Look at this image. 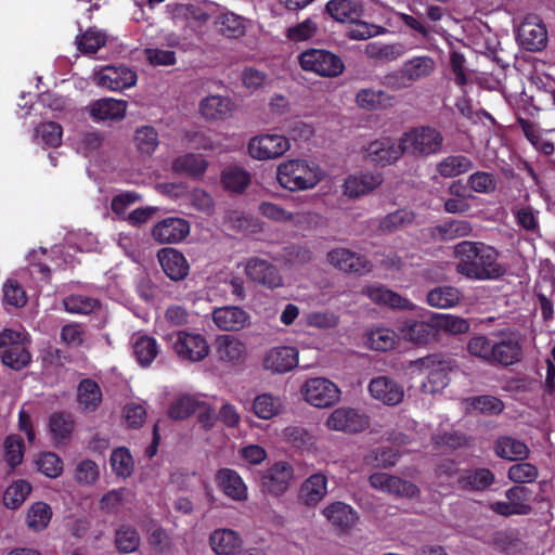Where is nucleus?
I'll return each instance as SVG.
<instances>
[{"instance_id":"13d9d810","label":"nucleus","mask_w":555,"mask_h":555,"mask_svg":"<svg viewBox=\"0 0 555 555\" xmlns=\"http://www.w3.org/2000/svg\"><path fill=\"white\" fill-rule=\"evenodd\" d=\"M64 307L69 313L89 314L100 307V302L91 296L74 294L64 299Z\"/></svg>"},{"instance_id":"f03ea898","label":"nucleus","mask_w":555,"mask_h":555,"mask_svg":"<svg viewBox=\"0 0 555 555\" xmlns=\"http://www.w3.org/2000/svg\"><path fill=\"white\" fill-rule=\"evenodd\" d=\"M276 179L285 190L305 191L313 189L321 181L322 170L306 159H288L278 166Z\"/></svg>"},{"instance_id":"aec40b11","label":"nucleus","mask_w":555,"mask_h":555,"mask_svg":"<svg viewBox=\"0 0 555 555\" xmlns=\"http://www.w3.org/2000/svg\"><path fill=\"white\" fill-rule=\"evenodd\" d=\"M245 273L251 281L268 288L273 289L283 284V279L278 268L258 257H254L246 262Z\"/></svg>"},{"instance_id":"6e6d98bb","label":"nucleus","mask_w":555,"mask_h":555,"mask_svg":"<svg viewBox=\"0 0 555 555\" xmlns=\"http://www.w3.org/2000/svg\"><path fill=\"white\" fill-rule=\"evenodd\" d=\"M31 492V485L23 479L10 485L3 494V503L8 508H18Z\"/></svg>"},{"instance_id":"79ce46f5","label":"nucleus","mask_w":555,"mask_h":555,"mask_svg":"<svg viewBox=\"0 0 555 555\" xmlns=\"http://www.w3.org/2000/svg\"><path fill=\"white\" fill-rule=\"evenodd\" d=\"M259 212L276 222H292L295 225H298L302 223L304 221H307L311 218L310 212H297L293 214L291 211L285 210L283 207H281L278 204L270 203V202H262L259 205Z\"/></svg>"},{"instance_id":"5fc2aeb1","label":"nucleus","mask_w":555,"mask_h":555,"mask_svg":"<svg viewBox=\"0 0 555 555\" xmlns=\"http://www.w3.org/2000/svg\"><path fill=\"white\" fill-rule=\"evenodd\" d=\"M24 453V440L18 435H10L4 439L3 459L11 469H14L22 464Z\"/></svg>"},{"instance_id":"4d7b16f0","label":"nucleus","mask_w":555,"mask_h":555,"mask_svg":"<svg viewBox=\"0 0 555 555\" xmlns=\"http://www.w3.org/2000/svg\"><path fill=\"white\" fill-rule=\"evenodd\" d=\"M207 168L206 160L201 155L185 154L176 158L172 163V170L189 176H199Z\"/></svg>"},{"instance_id":"f3484780","label":"nucleus","mask_w":555,"mask_h":555,"mask_svg":"<svg viewBox=\"0 0 555 555\" xmlns=\"http://www.w3.org/2000/svg\"><path fill=\"white\" fill-rule=\"evenodd\" d=\"M299 351L293 346H275L263 356L262 365L273 374H284L298 365Z\"/></svg>"},{"instance_id":"c85d7f7f","label":"nucleus","mask_w":555,"mask_h":555,"mask_svg":"<svg viewBox=\"0 0 555 555\" xmlns=\"http://www.w3.org/2000/svg\"><path fill=\"white\" fill-rule=\"evenodd\" d=\"M327 477L322 473H315L308 477L300 486L298 501L307 506H317L327 493Z\"/></svg>"},{"instance_id":"2eb2a0df","label":"nucleus","mask_w":555,"mask_h":555,"mask_svg":"<svg viewBox=\"0 0 555 555\" xmlns=\"http://www.w3.org/2000/svg\"><path fill=\"white\" fill-rule=\"evenodd\" d=\"M403 153L402 140L397 142L389 137L374 140L364 147L365 158L380 166L390 165L398 160Z\"/></svg>"},{"instance_id":"5701e85b","label":"nucleus","mask_w":555,"mask_h":555,"mask_svg":"<svg viewBox=\"0 0 555 555\" xmlns=\"http://www.w3.org/2000/svg\"><path fill=\"white\" fill-rule=\"evenodd\" d=\"M521 46L529 51H540L546 46L547 31L537 16L527 17L518 29Z\"/></svg>"},{"instance_id":"680f3d73","label":"nucleus","mask_w":555,"mask_h":555,"mask_svg":"<svg viewBox=\"0 0 555 555\" xmlns=\"http://www.w3.org/2000/svg\"><path fill=\"white\" fill-rule=\"evenodd\" d=\"M494 340L485 335H476L469 338L467 351L470 356L492 364Z\"/></svg>"},{"instance_id":"9b49d317","label":"nucleus","mask_w":555,"mask_h":555,"mask_svg":"<svg viewBox=\"0 0 555 555\" xmlns=\"http://www.w3.org/2000/svg\"><path fill=\"white\" fill-rule=\"evenodd\" d=\"M521 353L520 334L514 331L502 332L493 344L492 364L512 365L520 360Z\"/></svg>"},{"instance_id":"0e129e2a","label":"nucleus","mask_w":555,"mask_h":555,"mask_svg":"<svg viewBox=\"0 0 555 555\" xmlns=\"http://www.w3.org/2000/svg\"><path fill=\"white\" fill-rule=\"evenodd\" d=\"M115 542L120 552L132 553L140 545V535L130 525H121L116 531Z\"/></svg>"},{"instance_id":"ddd939ff","label":"nucleus","mask_w":555,"mask_h":555,"mask_svg":"<svg viewBox=\"0 0 555 555\" xmlns=\"http://www.w3.org/2000/svg\"><path fill=\"white\" fill-rule=\"evenodd\" d=\"M293 478L294 468L289 463L285 461L275 462L261 477L262 491L280 496L287 491Z\"/></svg>"},{"instance_id":"4be33fe9","label":"nucleus","mask_w":555,"mask_h":555,"mask_svg":"<svg viewBox=\"0 0 555 555\" xmlns=\"http://www.w3.org/2000/svg\"><path fill=\"white\" fill-rule=\"evenodd\" d=\"M215 325L225 332H237L249 324L250 315L241 307L223 306L211 313Z\"/></svg>"},{"instance_id":"a18cd8bd","label":"nucleus","mask_w":555,"mask_h":555,"mask_svg":"<svg viewBox=\"0 0 555 555\" xmlns=\"http://www.w3.org/2000/svg\"><path fill=\"white\" fill-rule=\"evenodd\" d=\"M499 457L508 461L526 459L529 454V448L522 441L508 436L500 437L494 446Z\"/></svg>"},{"instance_id":"423d86ee","label":"nucleus","mask_w":555,"mask_h":555,"mask_svg":"<svg viewBox=\"0 0 555 555\" xmlns=\"http://www.w3.org/2000/svg\"><path fill=\"white\" fill-rule=\"evenodd\" d=\"M175 353L183 361L199 362L209 354L206 337L199 333L178 331L166 336Z\"/></svg>"},{"instance_id":"774afa93","label":"nucleus","mask_w":555,"mask_h":555,"mask_svg":"<svg viewBox=\"0 0 555 555\" xmlns=\"http://www.w3.org/2000/svg\"><path fill=\"white\" fill-rule=\"evenodd\" d=\"M249 173L240 167H229L222 173V183L232 192L243 191L249 183Z\"/></svg>"},{"instance_id":"338daca9","label":"nucleus","mask_w":555,"mask_h":555,"mask_svg":"<svg viewBox=\"0 0 555 555\" xmlns=\"http://www.w3.org/2000/svg\"><path fill=\"white\" fill-rule=\"evenodd\" d=\"M106 40L107 37L105 33L95 28H89L77 39V47L82 53L93 54L105 46Z\"/></svg>"},{"instance_id":"e2e57ef3","label":"nucleus","mask_w":555,"mask_h":555,"mask_svg":"<svg viewBox=\"0 0 555 555\" xmlns=\"http://www.w3.org/2000/svg\"><path fill=\"white\" fill-rule=\"evenodd\" d=\"M313 254L306 244H291L280 253L279 259L289 264H305L312 260Z\"/></svg>"},{"instance_id":"8fccbe9b","label":"nucleus","mask_w":555,"mask_h":555,"mask_svg":"<svg viewBox=\"0 0 555 555\" xmlns=\"http://www.w3.org/2000/svg\"><path fill=\"white\" fill-rule=\"evenodd\" d=\"M133 143L140 154L150 156L159 145L158 133L152 126H141L134 132Z\"/></svg>"},{"instance_id":"7c9ffc66","label":"nucleus","mask_w":555,"mask_h":555,"mask_svg":"<svg viewBox=\"0 0 555 555\" xmlns=\"http://www.w3.org/2000/svg\"><path fill=\"white\" fill-rule=\"evenodd\" d=\"M215 24L217 30L222 36L230 39H237L245 36L253 25L250 20L232 11H224L220 13L216 18Z\"/></svg>"},{"instance_id":"f257e3e1","label":"nucleus","mask_w":555,"mask_h":555,"mask_svg":"<svg viewBox=\"0 0 555 555\" xmlns=\"http://www.w3.org/2000/svg\"><path fill=\"white\" fill-rule=\"evenodd\" d=\"M456 272L469 280L488 281L503 276L505 267L499 261V251L481 242L463 241L455 245Z\"/></svg>"},{"instance_id":"864d4df0","label":"nucleus","mask_w":555,"mask_h":555,"mask_svg":"<svg viewBox=\"0 0 555 555\" xmlns=\"http://www.w3.org/2000/svg\"><path fill=\"white\" fill-rule=\"evenodd\" d=\"M52 517L51 507L44 502H35L30 505L26 515V524L34 531L43 530Z\"/></svg>"},{"instance_id":"cd10ccee","label":"nucleus","mask_w":555,"mask_h":555,"mask_svg":"<svg viewBox=\"0 0 555 555\" xmlns=\"http://www.w3.org/2000/svg\"><path fill=\"white\" fill-rule=\"evenodd\" d=\"M216 482L218 488L228 498L237 502H243L247 500V486L244 482L243 478L234 469H219L216 474Z\"/></svg>"},{"instance_id":"4c0bfd02","label":"nucleus","mask_w":555,"mask_h":555,"mask_svg":"<svg viewBox=\"0 0 555 555\" xmlns=\"http://www.w3.org/2000/svg\"><path fill=\"white\" fill-rule=\"evenodd\" d=\"M406 53V47L401 42L385 43L373 41L365 46L364 54L370 60L390 63L399 60Z\"/></svg>"},{"instance_id":"09e8293b","label":"nucleus","mask_w":555,"mask_h":555,"mask_svg":"<svg viewBox=\"0 0 555 555\" xmlns=\"http://www.w3.org/2000/svg\"><path fill=\"white\" fill-rule=\"evenodd\" d=\"M494 481V475L487 468H477L464 473L459 478V485L465 490H483Z\"/></svg>"},{"instance_id":"0eeeda50","label":"nucleus","mask_w":555,"mask_h":555,"mask_svg":"<svg viewBox=\"0 0 555 555\" xmlns=\"http://www.w3.org/2000/svg\"><path fill=\"white\" fill-rule=\"evenodd\" d=\"M215 3L207 0H189L188 2L171 3L168 10L176 24L189 27H199L211 16Z\"/></svg>"},{"instance_id":"a878e982","label":"nucleus","mask_w":555,"mask_h":555,"mask_svg":"<svg viewBox=\"0 0 555 555\" xmlns=\"http://www.w3.org/2000/svg\"><path fill=\"white\" fill-rule=\"evenodd\" d=\"M236 111L234 100L228 95L210 94L199 103L202 116L208 120H225Z\"/></svg>"},{"instance_id":"20e7f679","label":"nucleus","mask_w":555,"mask_h":555,"mask_svg":"<svg viewBox=\"0 0 555 555\" xmlns=\"http://www.w3.org/2000/svg\"><path fill=\"white\" fill-rule=\"evenodd\" d=\"M299 64L304 70L325 78L338 77L345 70V63L341 57L324 49L304 51L299 55Z\"/></svg>"},{"instance_id":"6ab92c4d","label":"nucleus","mask_w":555,"mask_h":555,"mask_svg":"<svg viewBox=\"0 0 555 555\" xmlns=\"http://www.w3.org/2000/svg\"><path fill=\"white\" fill-rule=\"evenodd\" d=\"M369 481L374 489L396 496L413 498L418 493L414 483L386 473H374Z\"/></svg>"},{"instance_id":"3c124183","label":"nucleus","mask_w":555,"mask_h":555,"mask_svg":"<svg viewBox=\"0 0 555 555\" xmlns=\"http://www.w3.org/2000/svg\"><path fill=\"white\" fill-rule=\"evenodd\" d=\"M398 335L388 327H377L366 333V345L374 350L387 351L397 344Z\"/></svg>"},{"instance_id":"49530a36","label":"nucleus","mask_w":555,"mask_h":555,"mask_svg":"<svg viewBox=\"0 0 555 555\" xmlns=\"http://www.w3.org/2000/svg\"><path fill=\"white\" fill-rule=\"evenodd\" d=\"M132 346L135 359L142 366H149L158 354V344L154 337L137 335Z\"/></svg>"},{"instance_id":"2f4dec72","label":"nucleus","mask_w":555,"mask_h":555,"mask_svg":"<svg viewBox=\"0 0 555 555\" xmlns=\"http://www.w3.org/2000/svg\"><path fill=\"white\" fill-rule=\"evenodd\" d=\"M437 63L429 55H415L402 64V75L409 83L428 79L436 70Z\"/></svg>"},{"instance_id":"c756f323","label":"nucleus","mask_w":555,"mask_h":555,"mask_svg":"<svg viewBox=\"0 0 555 555\" xmlns=\"http://www.w3.org/2000/svg\"><path fill=\"white\" fill-rule=\"evenodd\" d=\"M209 544L216 555H237L243 540L233 529L220 528L210 533Z\"/></svg>"},{"instance_id":"bb28decb","label":"nucleus","mask_w":555,"mask_h":555,"mask_svg":"<svg viewBox=\"0 0 555 555\" xmlns=\"http://www.w3.org/2000/svg\"><path fill=\"white\" fill-rule=\"evenodd\" d=\"M87 108L96 121H119L126 116L127 102L104 98L90 103Z\"/></svg>"},{"instance_id":"473e14b6","label":"nucleus","mask_w":555,"mask_h":555,"mask_svg":"<svg viewBox=\"0 0 555 555\" xmlns=\"http://www.w3.org/2000/svg\"><path fill=\"white\" fill-rule=\"evenodd\" d=\"M383 183V176L379 172H366L353 175L345 180L343 191L346 196H363Z\"/></svg>"},{"instance_id":"a19ab883","label":"nucleus","mask_w":555,"mask_h":555,"mask_svg":"<svg viewBox=\"0 0 555 555\" xmlns=\"http://www.w3.org/2000/svg\"><path fill=\"white\" fill-rule=\"evenodd\" d=\"M448 192L450 197L444 201V210L449 214H465L470 209L469 199L474 198L466 192V186L461 181H453Z\"/></svg>"},{"instance_id":"c03bdc74","label":"nucleus","mask_w":555,"mask_h":555,"mask_svg":"<svg viewBox=\"0 0 555 555\" xmlns=\"http://www.w3.org/2000/svg\"><path fill=\"white\" fill-rule=\"evenodd\" d=\"M283 402L280 397L271 393H260L253 400L251 410L261 420L268 421L282 412Z\"/></svg>"},{"instance_id":"bf43d9fd","label":"nucleus","mask_w":555,"mask_h":555,"mask_svg":"<svg viewBox=\"0 0 555 555\" xmlns=\"http://www.w3.org/2000/svg\"><path fill=\"white\" fill-rule=\"evenodd\" d=\"M398 328L403 339L415 344L424 343L429 335L428 325L422 321L405 320Z\"/></svg>"},{"instance_id":"c9c22d12","label":"nucleus","mask_w":555,"mask_h":555,"mask_svg":"<svg viewBox=\"0 0 555 555\" xmlns=\"http://www.w3.org/2000/svg\"><path fill=\"white\" fill-rule=\"evenodd\" d=\"M363 294L380 306L404 310L414 308V305L409 299L382 285L367 286L363 289Z\"/></svg>"},{"instance_id":"37998d69","label":"nucleus","mask_w":555,"mask_h":555,"mask_svg":"<svg viewBox=\"0 0 555 555\" xmlns=\"http://www.w3.org/2000/svg\"><path fill=\"white\" fill-rule=\"evenodd\" d=\"M102 401V391L99 384L91 379H82L77 388V402L83 411H94Z\"/></svg>"},{"instance_id":"1a4fd4ad","label":"nucleus","mask_w":555,"mask_h":555,"mask_svg":"<svg viewBox=\"0 0 555 555\" xmlns=\"http://www.w3.org/2000/svg\"><path fill=\"white\" fill-rule=\"evenodd\" d=\"M304 399L315 408H327L339 400L340 390L325 377L309 378L301 386Z\"/></svg>"},{"instance_id":"ea45409f","label":"nucleus","mask_w":555,"mask_h":555,"mask_svg":"<svg viewBox=\"0 0 555 555\" xmlns=\"http://www.w3.org/2000/svg\"><path fill=\"white\" fill-rule=\"evenodd\" d=\"M473 168V160L463 154L448 155L436 165V171L443 178H455Z\"/></svg>"},{"instance_id":"e433bc0d","label":"nucleus","mask_w":555,"mask_h":555,"mask_svg":"<svg viewBox=\"0 0 555 555\" xmlns=\"http://www.w3.org/2000/svg\"><path fill=\"white\" fill-rule=\"evenodd\" d=\"M326 12L339 23H349L363 15V4L359 0H330L325 7Z\"/></svg>"},{"instance_id":"72a5a7b5","label":"nucleus","mask_w":555,"mask_h":555,"mask_svg":"<svg viewBox=\"0 0 555 555\" xmlns=\"http://www.w3.org/2000/svg\"><path fill=\"white\" fill-rule=\"evenodd\" d=\"M321 513L332 526L343 530L352 528L359 519L358 513L340 501L328 504Z\"/></svg>"},{"instance_id":"39448f33","label":"nucleus","mask_w":555,"mask_h":555,"mask_svg":"<svg viewBox=\"0 0 555 555\" xmlns=\"http://www.w3.org/2000/svg\"><path fill=\"white\" fill-rule=\"evenodd\" d=\"M404 153L415 156L437 154L443 144V137L433 127H418L406 131L401 137Z\"/></svg>"},{"instance_id":"052dcab7","label":"nucleus","mask_w":555,"mask_h":555,"mask_svg":"<svg viewBox=\"0 0 555 555\" xmlns=\"http://www.w3.org/2000/svg\"><path fill=\"white\" fill-rule=\"evenodd\" d=\"M63 129L61 125L54 121L40 124L35 130L37 143H43L48 146H57L62 142Z\"/></svg>"},{"instance_id":"4468645a","label":"nucleus","mask_w":555,"mask_h":555,"mask_svg":"<svg viewBox=\"0 0 555 555\" xmlns=\"http://www.w3.org/2000/svg\"><path fill=\"white\" fill-rule=\"evenodd\" d=\"M215 354L220 363L228 366H237L245 362L247 347L241 338L222 334L215 340Z\"/></svg>"},{"instance_id":"de8ad7c7","label":"nucleus","mask_w":555,"mask_h":555,"mask_svg":"<svg viewBox=\"0 0 555 555\" xmlns=\"http://www.w3.org/2000/svg\"><path fill=\"white\" fill-rule=\"evenodd\" d=\"M426 300L434 308L448 309L460 302L461 293L452 286H440L428 292Z\"/></svg>"},{"instance_id":"58836bf2","label":"nucleus","mask_w":555,"mask_h":555,"mask_svg":"<svg viewBox=\"0 0 555 555\" xmlns=\"http://www.w3.org/2000/svg\"><path fill=\"white\" fill-rule=\"evenodd\" d=\"M357 105L364 111H379L392 106L393 98L380 89L363 88L356 94Z\"/></svg>"},{"instance_id":"9d476101","label":"nucleus","mask_w":555,"mask_h":555,"mask_svg":"<svg viewBox=\"0 0 555 555\" xmlns=\"http://www.w3.org/2000/svg\"><path fill=\"white\" fill-rule=\"evenodd\" d=\"M415 365L422 373L427 375L426 380L422 383L421 389L423 392L435 393L448 386L449 362L438 360L437 357L430 356L417 360Z\"/></svg>"},{"instance_id":"dca6fc26","label":"nucleus","mask_w":555,"mask_h":555,"mask_svg":"<svg viewBox=\"0 0 555 555\" xmlns=\"http://www.w3.org/2000/svg\"><path fill=\"white\" fill-rule=\"evenodd\" d=\"M96 86L112 91L131 88L137 82V74L126 66H106L93 75Z\"/></svg>"},{"instance_id":"f8f14e48","label":"nucleus","mask_w":555,"mask_h":555,"mask_svg":"<svg viewBox=\"0 0 555 555\" xmlns=\"http://www.w3.org/2000/svg\"><path fill=\"white\" fill-rule=\"evenodd\" d=\"M325 426L331 430L353 434L365 429L369 426V420L356 409L340 406L328 415Z\"/></svg>"},{"instance_id":"603ef678","label":"nucleus","mask_w":555,"mask_h":555,"mask_svg":"<svg viewBox=\"0 0 555 555\" xmlns=\"http://www.w3.org/2000/svg\"><path fill=\"white\" fill-rule=\"evenodd\" d=\"M346 36L351 40H367L387 33L380 25L361 21L360 18L349 22Z\"/></svg>"},{"instance_id":"f704fd0d","label":"nucleus","mask_w":555,"mask_h":555,"mask_svg":"<svg viewBox=\"0 0 555 555\" xmlns=\"http://www.w3.org/2000/svg\"><path fill=\"white\" fill-rule=\"evenodd\" d=\"M158 260L166 275L173 281L183 280L189 273V263L177 249L163 248L158 253Z\"/></svg>"},{"instance_id":"69168bd1","label":"nucleus","mask_w":555,"mask_h":555,"mask_svg":"<svg viewBox=\"0 0 555 555\" xmlns=\"http://www.w3.org/2000/svg\"><path fill=\"white\" fill-rule=\"evenodd\" d=\"M435 325L453 335L464 334L469 331V322L457 315L438 313L434 318Z\"/></svg>"},{"instance_id":"a211bd4d","label":"nucleus","mask_w":555,"mask_h":555,"mask_svg":"<svg viewBox=\"0 0 555 555\" xmlns=\"http://www.w3.org/2000/svg\"><path fill=\"white\" fill-rule=\"evenodd\" d=\"M189 233V221L179 217L165 218L157 222L152 230L154 240L160 244H177L183 241Z\"/></svg>"},{"instance_id":"412c9836","label":"nucleus","mask_w":555,"mask_h":555,"mask_svg":"<svg viewBox=\"0 0 555 555\" xmlns=\"http://www.w3.org/2000/svg\"><path fill=\"white\" fill-rule=\"evenodd\" d=\"M367 388L375 400L386 405H398L404 398L403 386L388 376L373 378Z\"/></svg>"},{"instance_id":"b1692460","label":"nucleus","mask_w":555,"mask_h":555,"mask_svg":"<svg viewBox=\"0 0 555 555\" xmlns=\"http://www.w3.org/2000/svg\"><path fill=\"white\" fill-rule=\"evenodd\" d=\"M505 496L506 502H493L490 509L501 516L527 515L531 512V506L526 503L527 490L524 487L515 486L509 488Z\"/></svg>"},{"instance_id":"393cba45","label":"nucleus","mask_w":555,"mask_h":555,"mask_svg":"<svg viewBox=\"0 0 555 555\" xmlns=\"http://www.w3.org/2000/svg\"><path fill=\"white\" fill-rule=\"evenodd\" d=\"M328 262L345 272L364 273L371 270L367 259L347 248H335L327 253Z\"/></svg>"},{"instance_id":"6e6552de","label":"nucleus","mask_w":555,"mask_h":555,"mask_svg":"<svg viewBox=\"0 0 555 555\" xmlns=\"http://www.w3.org/2000/svg\"><path fill=\"white\" fill-rule=\"evenodd\" d=\"M291 149L287 137L278 133H263L251 138L248 142V154L258 160L276 159Z\"/></svg>"},{"instance_id":"7ed1b4c3","label":"nucleus","mask_w":555,"mask_h":555,"mask_svg":"<svg viewBox=\"0 0 555 555\" xmlns=\"http://www.w3.org/2000/svg\"><path fill=\"white\" fill-rule=\"evenodd\" d=\"M27 344L25 332L11 328L2 331L0 333V351L3 364L16 371L28 365L31 356Z\"/></svg>"}]
</instances>
